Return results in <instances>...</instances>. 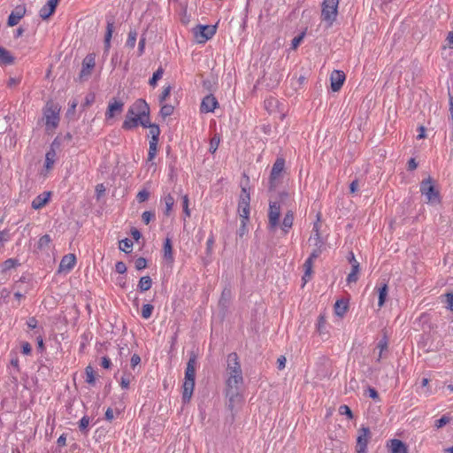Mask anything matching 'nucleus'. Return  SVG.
Here are the masks:
<instances>
[{
  "instance_id": "nucleus-1",
  "label": "nucleus",
  "mask_w": 453,
  "mask_h": 453,
  "mask_svg": "<svg viewBox=\"0 0 453 453\" xmlns=\"http://www.w3.org/2000/svg\"><path fill=\"white\" fill-rule=\"evenodd\" d=\"M226 397L228 408L234 411L242 403V387L243 375L238 355L232 352L227 355L226 367Z\"/></svg>"
},
{
  "instance_id": "nucleus-2",
  "label": "nucleus",
  "mask_w": 453,
  "mask_h": 453,
  "mask_svg": "<svg viewBox=\"0 0 453 453\" xmlns=\"http://www.w3.org/2000/svg\"><path fill=\"white\" fill-rule=\"evenodd\" d=\"M268 224L267 228L270 232L274 233L280 228L284 234H287L293 226L294 212L288 211L285 213L281 224L280 223V204L278 201H270L268 208Z\"/></svg>"
},
{
  "instance_id": "nucleus-3",
  "label": "nucleus",
  "mask_w": 453,
  "mask_h": 453,
  "mask_svg": "<svg viewBox=\"0 0 453 453\" xmlns=\"http://www.w3.org/2000/svg\"><path fill=\"white\" fill-rule=\"evenodd\" d=\"M60 109L57 104L48 103L43 110V120L47 131L57 128L59 123Z\"/></svg>"
},
{
  "instance_id": "nucleus-4",
  "label": "nucleus",
  "mask_w": 453,
  "mask_h": 453,
  "mask_svg": "<svg viewBox=\"0 0 453 453\" xmlns=\"http://www.w3.org/2000/svg\"><path fill=\"white\" fill-rule=\"evenodd\" d=\"M250 196L245 188H242L238 203V213L242 219V227L245 228L250 218Z\"/></svg>"
},
{
  "instance_id": "nucleus-5",
  "label": "nucleus",
  "mask_w": 453,
  "mask_h": 453,
  "mask_svg": "<svg viewBox=\"0 0 453 453\" xmlns=\"http://www.w3.org/2000/svg\"><path fill=\"white\" fill-rule=\"evenodd\" d=\"M149 112V106L144 100H138L130 107V114L137 115L139 124L143 127L150 125Z\"/></svg>"
},
{
  "instance_id": "nucleus-6",
  "label": "nucleus",
  "mask_w": 453,
  "mask_h": 453,
  "mask_svg": "<svg viewBox=\"0 0 453 453\" xmlns=\"http://www.w3.org/2000/svg\"><path fill=\"white\" fill-rule=\"evenodd\" d=\"M339 0H323L321 17L322 19L332 25L338 13Z\"/></svg>"
},
{
  "instance_id": "nucleus-7",
  "label": "nucleus",
  "mask_w": 453,
  "mask_h": 453,
  "mask_svg": "<svg viewBox=\"0 0 453 453\" xmlns=\"http://www.w3.org/2000/svg\"><path fill=\"white\" fill-rule=\"evenodd\" d=\"M420 192L426 196L428 203H439V192L434 189L431 177L422 180L420 183Z\"/></svg>"
},
{
  "instance_id": "nucleus-8",
  "label": "nucleus",
  "mask_w": 453,
  "mask_h": 453,
  "mask_svg": "<svg viewBox=\"0 0 453 453\" xmlns=\"http://www.w3.org/2000/svg\"><path fill=\"white\" fill-rule=\"evenodd\" d=\"M216 34V27L200 25L194 29V35L199 43H204Z\"/></svg>"
},
{
  "instance_id": "nucleus-9",
  "label": "nucleus",
  "mask_w": 453,
  "mask_h": 453,
  "mask_svg": "<svg viewBox=\"0 0 453 453\" xmlns=\"http://www.w3.org/2000/svg\"><path fill=\"white\" fill-rule=\"evenodd\" d=\"M285 166V160L281 157H279L274 162L270 176L269 181V188L271 190L274 189L277 186L279 180L280 179L283 170Z\"/></svg>"
},
{
  "instance_id": "nucleus-10",
  "label": "nucleus",
  "mask_w": 453,
  "mask_h": 453,
  "mask_svg": "<svg viewBox=\"0 0 453 453\" xmlns=\"http://www.w3.org/2000/svg\"><path fill=\"white\" fill-rule=\"evenodd\" d=\"M96 65V55L91 53L87 55L82 61V67L80 73V80H88Z\"/></svg>"
},
{
  "instance_id": "nucleus-11",
  "label": "nucleus",
  "mask_w": 453,
  "mask_h": 453,
  "mask_svg": "<svg viewBox=\"0 0 453 453\" xmlns=\"http://www.w3.org/2000/svg\"><path fill=\"white\" fill-rule=\"evenodd\" d=\"M371 438V432L368 427H361L358 430L356 450L357 453H365L367 444Z\"/></svg>"
},
{
  "instance_id": "nucleus-12",
  "label": "nucleus",
  "mask_w": 453,
  "mask_h": 453,
  "mask_svg": "<svg viewBox=\"0 0 453 453\" xmlns=\"http://www.w3.org/2000/svg\"><path fill=\"white\" fill-rule=\"evenodd\" d=\"M345 79H346V76L342 71H339V70L333 71L330 75L332 90L334 92L339 91L341 89V88L342 87V85L345 81Z\"/></svg>"
},
{
  "instance_id": "nucleus-13",
  "label": "nucleus",
  "mask_w": 453,
  "mask_h": 453,
  "mask_svg": "<svg viewBox=\"0 0 453 453\" xmlns=\"http://www.w3.org/2000/svg\"><path fill=\"white\" fill-rule=\"evenodd\" d=\"M76 264V257L73 254L65 255L59 264L58 273H69Z\"/></svg>"
},
{
  "instance_id": "nucleus-14",
  "label": "nucleus",
  "mask_w": 453,
  "mask_h": 453,
  "mask_svg": "<svg viewBox=\"0 0 453 453\" xmlns=\"http://www.w3.org/2000/svg\"><path fill=\"white\" fill-rule=\"evenodd\" d=\"M26 14V7L24 5H18L16 8L11 12L8 17L7 24L10 27H14Z\"/></svg>"
},
{
  "instance_id": "nucleus-15",
  "label": "nucleus",
  "mask_w": 453,
  "mask_h": 453,
  "mask_svg": "<svg viewBox=\"0 0 453 453\" xmlns=\"http://www.w3.org/2000/svg\"><path fill=\"white\" fill-rule=\"evenodd\" d=\"M59 0H48L46 4L40 9L39 16L42 19H49L55 12Z\"/></svg>"
},
{
  "instance_id": "nucleus-16",
  "label": "nucleus",
  "mask_w": 453,
  "mask_h": 453,
  "mask_svg": "<svg viewBox=\"0 0 453 453\" xmlns=\"http://www.w3.org/2000/svg\"><path fill=\"white\" fill-rule=\"evenodd\" d=\"M218 106V101L217 99L211 96V95H209V96H206L202 103H201V106H200V110L202 112H205V113H208V112H212Z\"/></svg>"
},
{
  "instance_id": "nucleus-17",
  "label": "nucleus",
  "mask_w": 453,
  "mask_h": 453,
  "mask_svg": "<svg viewBox=\"0 0 453 453\" xmlns=\"http://www.w3.org/2000/svg\"><path fill=\"white\" fill-rule=\"evenodd\" d=\"M50 196H51V193L50 191H45V192L38 195L32 201V203H31L32 208L35 210H39V209L44 207L50 201Z\"/></svg>"
},
{
  "instance_id": "nucleus-18",
  "label": "nucleus",
  "mask_w": 453,
  "mask_h": 453,
  "mask_svg": "<svg viewBox=\"0 0 453 453\" xmlns=\"http://www.w3.org/2000/svg\"><path fill=\"white\" fill-rule=\"evenodd\" d=\"M349 262L351 264V272L347 277V282L352 283L357 280V274L359 273V263L356 260L354 254H350Z\"/></svg>"
},
{
  "instance_id": "nucleus-19",
  "label": "nucleus",
  "mask_w": 453,
  "mask_h": 453,
  "mask_svg": "<svg viewBox=\"0 0 453 453\" xmlns=\"http://www.w3.org/2000/svg\"><path fill=\"white\" fill-rule=\"evenodd\" d=\"M388 450L390 453H407V446L398 439H392L388 443Z\"/></svg>"
},
{
  "instance_id": "nucleus-20",
  "label": "nucleus",
  "mask_w": 453,
  "mask_h": 453,
  "mask_svg": "<svg viewBox=\"0 0 453 453\" xmlns=\"http://www.w3.org/2000/svg\"><path fill=\"white\" fill-rule=\"evenodd\" d=\"M123 106L124 104L120 101L114 100L111 102L105 113L106 119H112L115 114L120 113L123 111Z\"/></svg>"
},
{
  "instance_id": "nucleus-21",
  "label": "nucleus",
  "mask_w": 453,
  "mask_h": 453,
  "mask_svg": "<svg viewBox=\"0 0 453 453\" xmlns=\"http://www.w3.org/2000/svg\"><path fill=\"white\" fill-rule=\"evenodd\" d=\"M196 356H192L189 357L188 362L187 364V368L185 371V380H195L196 378Z\"/></svg>"
},
{
  "instance_id": "nucleus-22",
  "label": "nucleus",
  "mask_w": 453,
  "mask_h": 453,
  "mask_svg": "<svg viewBox=\"0 0 453 453\" xmlns=\"http://www.w3.org/2000/svg\"><path fill=\"white\" fill-rule=\"evenodd\" d=\"M195 388V380H184L182 400L184 403H188L191 399Z\"/></svg>"
},
{
  "instance_id": "nucleus-23",
  "label": "nucleus",
  "mask_w": 453,
  "mask_h": 453,
  "mask_svg": "<svg viewBox=\"0 0 453 453\" xmlns=\"http://www.w3.org/2000/svg\"><path fill=\"white\" fill-rule=\"evenodd\" d=\"M139 125L138 116L135 114H130V109L127 114L126 119L123 122V128L127 130L133 129Z\"/></svg>"
},
{
  "instance_id": "nucleus-24",
  "label": "nucleus",
  "mask_w": 453,
  "mask_h": 453,
  "mask_svg": "<svg viewBox=\"0 0 453 453\" xmlns=\"http://www.w3.org/2000/svg\"><path fill=\"white\" fill-rule=\"evenodd\" d=\"M14 57L9 50L0 46V65H9L14 63Z\"/></svg>"
},
{
  "instance_id": "nucleus-25",
  "label": "nucleus",
  "mask_w": 453,
  "mask_h": 453,
  "mask_svg": "<svg viewBox=\"0 0 453 453\" xmlns=\"http://www.w3.org/2000/svg\"><path fill=\"white\" fill-rule=\"evenodd\" d=\"M161 200L165 203L164 214L165 216H170L175 203L173 196L171 194H165L162 196Z\"/></svg>"
},
{
  "instance_id": "nucleus-26",
  "label": "nucleus",
  "mask_w": 453,
  "mask_h": 453,
  "mask_svg": "<svg viewBox=\"0 0 453 453\" xmlns=\"http://www.w3.org/2000/svg\"><path fill=\"white\" fill-rule=\"evenodd\" d=\"M53 146L54 144L51 145L50 149L47 151L45 155L44 166L47 170H50L53 167L57 158V152Z\"/></svg>"
},
{
  "instance_id": "nucleus-27",
  "label": "nucleus",
  "mask_w": 453,
  "mask_h": 453,
  "mask_svg": "<svg viewBox=\"0 0 453 453\" xmlns=\"http://www.w3.org/2000/svg\"><path fill=\"white\" fill-rule=\"evenodd\" d=\"M349 308L348 301L344 299L337 300L334 303V313L339 317H343Z\"/></svg>"
},
{
  "instance_id": "nucleus-28",
  "label": "nucleus",
  "mask_w": 453,
  "mask_h": 453,
  "mask_svg": "<svg viewBox=\"0 0 453 453\" xmlns=\"http://www.w3.org/2000/svg\"><path fill=\"white\" fill-rule=\"evenodd\" d=\"M388 293V288L387 284H383L381 287L378 288L379 300L378 306L382 307L386 302V297Z\"/></svg>"
},
{
  "instance_id": "nucleus-29",
  "label": "nucleus",
  "mask_w": 453,
  "mask_h": 453,
  "mask_svg": "<svg viewBox=\"0 0 453 453\" xmlns=\"http://www.w3.org/2000/svg\"><path fill=\"white\" fill-rule=\"evenodd\" d=\"M164 257L171 262L173 260L172 242L169 238H166L164 243Z\"/></svg>"
},
{
  "instance_id": "nucleus-30",
  "label": "nucleus",
  "mask_w": 453,
  "mask_h": 453,
  "mask_svg": "<svg viewBox=\"0 0 453 453\" xmlns=\"http://www.w3.org/2000/svg\"><path fill=\"white\" fill-rule=\"evenodd\" d=\"M149 128V136L150 137V142H158V137L160 134V129L157 125L150 124Z\"/></svg>"
},
{
  "instance_id": "nucleus-31",
  "label": "nucleus",
  "mask_w": 453,
  "mask_h": 453,
  "mask_svg": "<svg viewBox=\"0 0 453 453\" xmlns=\"http://www.w3.org/2000/svg\"><path fill=\"white\" fill-rule=\"evenodd\" d=\"M152 286V280L150 276H143L140 279L138 288L142 292L149 290Z\"/></svg>"
},
{
  "instance_id": "nucleus-32",
  "label": "nucleus",
  "mask_w": 453,
  "mask_h": 453,
  "mask_svg": "<svg viewBox=\"0 0 453 453\" xmlns=\"http://www.w3.org/2000/svg\"><path fill=\"white\" fill-rule=\"evenodd\" d=\"M112 33H113V24L108 22L107 28H106V34H105V37H104V44H105L106 50H108L111 46V39L112 36Z\"/></svg>"
},
{
  "instance_id": "nucleus-33",
  "label": "nucleus",
  "mask_w": 453,
  "mask_h": 453,
  "mask_svg": "<svg viewBox=\"0 0 453 453\" xmlns=\"http://www.w3.org/2000/svg\"><path fill=\"white\" fill-rule=\"evenodd\" d=\"M312 265H313V263H311V259H306V261L304 262V265H303L305 272H304L303 280H304V282H306L308 280H310V278L311 276Z\"/></svg>"
},
{
  "instance_id": "nucleus-34",
  "label": "nucleus",
  "mask_w": 453,
  "mask_h": 453,
  "mask_svg": "<svg viewBox=\"0 0 453 453\" xmlns=\"http://www.w3.org/2000/svg\"><path fill=\"white\" fill-rule=\"evenodd\" d=\"M154 307L152 304L146 303L142 305V317L145 319H148L151 317Z\"/></svg>"
},
{
  "instance_id": "nucleus-35",
  "label": "nucleus",
  "mask_w": 453,
  "mask_h": 453,
  "mask_svg": "<svg viewBox=\"0 0 453 453\" xmlns=\"http://www.w3.org/2000/svg\"><path fill=\"white\" fill-rule=\"evenodd\" d=\"M164 74V70L162 67H159L154 73L151 79L150 80L149 83L150 86L155 87L157 85V82L158 80L162 78Z\"/></svg>"
},
{
  "instance_id": "nucleus-36",
  "label": "nucleus",
  "mask_w": 453,
  "mask_h": 453,
  "mask_svg": "<svg viewBox=\"0 0 453 453\" xmlns=\"http://www.w3.org/2000/svg\"><path fill=\"white\" fill-rule=\"evenodd\" d=\"M157 142H150L149 153H148V160L152 161L157 151Z\"/></svg>"
},
{
  "instance_id": "nucleus-37",
  "label": "nucleus",
  "mask_w": 453,
  "mask_h": 453,
  "mask_svg": "<svg viewBox=\"0 0 453 453\" xmlns=\"http://www.w3.org/2000/svg\"><path fill=\"white\" fill-rule=\"evenodd\" d=\"M188 204H189L188 196V195H184L182 196V208H183V212H184V215H185L184 221L186 220V218H189L190 215H191V211H190V210L188 208Z\"/></svg>"
},
{
  "instance_id": "nucleus-38",
  "label": "nucleus",
  "mask_w": 453,
  "mask_h": 453,
  "mask_svg": "<svg viewBox=\"0 0 453 453\" xmlns=\"http://www.w3.org/2000/svg\"><path fill=\"white\" fill-rule=\"evenodd\" d=\"M86 372V382L88 384H94L96 378H95V372L94 369L91 366H87L85 369Z\"/></svg>"
},
{
  "instance_id": "nucleus-39",
  "label": "nucleus",
  "mask_w": 453,
  "mask_h": 453,
  "mask_svg": "<svg viewBox=\"0 0 453 453\" xmlns=\"http://www.w3.org/2000/svg\"><path fill=\"white\" fill-rule=\"evenodd\" d=\"M173 113V106L171 104H162L160 109V115L163 118L171 116Z\"/></svg>"
},
{
  "instance_id": "nucleus-40",
  "label": "nucleus",
  "mask_w": 453,
  "mask_h": 453,
  "mask_svg": "<svg viewBox=\"0 0 453 453\" xmlns=\"http://www.w3.org/2000/svg\"><path fill=\"white\" fill-rule=\"evenodd\" d=\"M50 242H51V239L49 234L42 235L38 241V244H37L38 249L42 250V249L47 248L49 246V244L50 243Z\"/></svg>"
},
{
  "instance_id": "nucleus-41",
  "label": "nucleus",
  "mask_w": 453,
  "mask_h": 453,
  "mask_svg": "<svg viewBox=\"0 0 453 453\" xmlns=\"http://www.w3.org/2000/svg\"><path fill=\"white\" fill-rule=\"evenodd\" d=\"M137 33L135 31H130L127 40V46L133 49L136 42Z\"/></svg>"
},
{
  "instance_id": "nucleus-42",
  "label": "nucleus",
  "mask_w": 453,
  "mask_h": 453,
  "mask_svg": "<svg viewBox=\"0 0 453 453\" xmlns=\"http://www.w3.org/2000/svg\"><path fill=\"white\" fill-rule=\"evenodd\" d=\"M219 137L217 135H214L210 142V148L209 150L211 153H215V151L218 150V147L219 145Z\"/></svg>"
},
{
  "instance_id": "nucleus-43",
  "label": "nucleus",
  "mask_w": 453,
  "mask_h": 453,
  "mask_svg": "<svg viewBox=\"0 0 453 453\" xmlns=\"http://www.w3.org/2000/svg\"><path fill=\"white\" fill-rule=\"evenodd\" d=\"M133 246V242L127 238L122 240L119 242V249L124 252H128L129 249H131Z\"/></svg>"
},
{
  "instance_id": "nucleus-44",
  "label": "nucleus",
  "mask_w": 453,
  "mask_h": 453,
  "mask_svg": "<svg viewBox=\"0 0 453 453\" xmlns=\"http://www.w3.org/2000/svg\"><path fill=\"white\" fill-rule=\"evenodd\" d=\"M378 349H380V353L378 357V360H380L382 357V352L387 349L388 348V339L386 336L381 339L378 343Z\"/></svg>"
},
{
  "instance_id": "nucleus-45",
  "label": "nucleus",
  "mask_w": 453,
  "mask_h": 453,
  "mask_svg": "<svg viewBox=\"0 0 453 453\" xmlns=\"http://www.w3.org/2000/svg\"><path fill=\"white\" fill-rule=\"evenodd\" d=\"M339 413L341 415H345L348 417L349 419H352L353 418V414H352V411L351 410L349 409V407L348 405H341L339 407Z\"/></svg>"
},
{
  "instance_id": "nucleus-46",
  "label": "nucleus",
  "mask_w": 453,
  "mask_h": 453,
  "mask_svg": "<svg viewBox=\"0 0 453 453\" xmlns=\"http://www.w3.org/2000/svg\"><path fill=\"white\" fill-rule=\"evenodd\" d=\"M149 197H150V192L145 188L140 190L136 196V199L139 203L145 202L146 200L149 199Z\"/></svg>"
},
{
  "instance_id": "nucleus-47",
  "label": "nucleus",
  "mask_w": 453,
  "mask_h": 453,
  "mask_svg": "<svg viewBox=\"0 0 453 453\" xmlns=\"http://www.w3.org/2000/svg\"><path fill=\"white\" fill-rule=\"evenodd\" d=\"M171 90H172V87L170 85L165 86L163 88V91H162L161 95L159 96L160 104H163L169 97Z\"/></svg>"
},
{
  "instance_id": "nucleus-48",
  "label": "nucleus",
  "mask_w": 453,
  "mask_h": 453,
  "mask_svg": "<svg viewBox=\"0 0 453 453\" xmlns=\"http://www.w3.org/2000/svg\"><path fill=\"white\" fill-rule=\"evenodd\" d=\"M446 308L453 311V293H447L444 295Z\"/></svg>"
},
{
  "instance_id": "nucleus-49",
  "label": "nucleus",
  "mask_w": 453,
  "mask_h": 453,
  "mask_svg": "<svg viewBox=\"0 0 453 453\" xmlns=\"http://www.w3.org/2000/svg\"><path fill=\"white\" fill-rule=\"evenodd\" d=\"M450 421V418L447 416H442L441 418L437 419L434 423V426L439 429V428H441L442 426H446L447 424H449Z\"/></svg>"
},
{
  "instance_id": "nucleus-50",
  "label": "nucleus",
  "mask_w": 453,
  "mask_h": 453,
  "mask_svg": "<svg viewBox=\"0 0 453 453\" xmlns=\"http://www.w3.org/2000/svg\"><path fill=\"white\" fill-rule=\"evenodd\" d=\"M154 219L155 214L151 211H146L142 214V219L146 225H148Z\"/></svg>"
},
{
  "instance_id": "nucleus-51",
  "label": "nucleus",
  "mask_w": 453,
  "mask_h": 453,
  "mask_svg": "<svg viewBox=\"0 0 453 453\" xmlns=\"http://www.w3.org/2000/svg\"><path fill=\"white\" fill-rule=\"evenodd\" d=\"M132 376L130 374H124L120 380V386L122 388H127L131 382Z\"/></svg>"
},
{
  "instance_id": "nucleus-52",
  "label": "nucleus",
  "mask_w": 453,
  "mask_h": 453,
  "mask_svg": "<svg viewBox=\"0 0 453 453\" xmlns=\"http://www.w3.org/2000/svg\"><path fill=\"white\" fill-rule=\"evenodd\" d=\"M325 328H326V319L324 316L320 315L318 319L317 329L319 333H322Z\"/></svg>"
},
{
  "instance_id": "nucleus-53",
  "label": "nucleus",
  "mask_w": 453,
  "mask_h": 453,
  "mask_svg": "<svg viewBox=\"0 0 453 453\" xmlns=\"http://www.w3.org/2000/svg\"><path fill=\"white\" fill-rule=\"evenodd\" d=\"M147 266V261L143 257H139L135 260V268L137 270H142Z\"/></svg>"
},
{
  "instance_id": "nucleus-54",
  "label": "nucleus",
  "mask_w": 453,
  "mask_h": 453,
  "mask_svg": "<svg viewBox=\"0 0 453 453\" xmlns=\"http://www.w3.org/2000/svg\"><path fill=\"white\" fill-rule=\"evenodd\" d=\"M115 269L117 273L123 274L127 272V265L124 262L119 261L116 263Z\"/></svg>"
},
{
  "instance_id": "nucleus-55",
  "label": "nucleus",
  "mask_w": 453,
  "mask_h": 453,
  "mask_svg": "<svg viewBox=\"0 0 453 453\" xmlns=\"http://www.w3.org/2000/svg\"><path fill=\"white\" fill-rule=\"evenodd\" d=\"M89 425V418L87 416H84L81 420L79 424V427L81 431L86 430Z\"/></svg>"
},
{
  "instance_id": "nucleus-56",
  "label": "nucleus",
  "mask_w": 453,
  "mask_h": 453,
  "mask_svg": "<svg viewBox=\"0 0 453 453\" xmlns=\"http://www.w3.org/2000/svg\"><path fill=\"white\" fill-rule=\"evenodd\" d=\"M17 265V261L15 259L10 258L4 261V269L9 270L11 268H13Z\"/></svg>"
},
{
  "instance_id": "nucleus-57",
  "label": "nucleus",
  "mask_w": 453,
  "mask_h": 453,
  "mask_svg": "<svg viewBox=\"0 0 453 453\" xmlns=\"http://www.w3.org/2000/svg\"><path fill=\"white\" fill-rule=\"evenodd\" d=\"M366 392H367V395H368L369 397H371V398H372V399H374L376 401L379 400V394H378V392L376 391L375 388H368Z\"/></svg>"
},
{
  "instance_id": "nucleus-58",
  "label": "nucleus",
  "mask_w": 453,
  "mask_h": 453,
  "mask_svg": "<svg viewBox=\"0 0 453 453\" xmlns=\"http://www.w3.org/2000/svg\"><path fill=\"white\" fill-rule=\"evenodd\" d=\"M21 351L24 355H29L32 351V348H31V345L25 342H22L21 344Z\"/></svg>"
},
{
  "instance_id": "nucleus-59",
  "label": "nucleus",
  "mask_w": 453,
  "mask_h": 453,
  "mask_svg": "<svg viewBox=\"0 0 453 453\" xmlns=\"http://www.w3.org/2000/svg\"><path fill=\"white\" fill-rule=\"evenodd\" d=\"M214 245V237L211 235L206 242L207 253H211Z\"/></svg>"
},
{
  "instance_id": "nucleus-60",
  "label": "nucleus",
  "mask_w": 453,
  "mask_h": 453,
  "mask_svg": "<svg viewBox=\"0 0 453 453\" xmlns=\"http://www.w3.org/2000/svg\"><path fill=\"white\" fill-rule=\"evenodd\" d=\"M19 82H20L19 78L11 77V78H9V80L7 81V85H8V87L12 88V87H15L18 84H19Z\"/></svg>"
},
{
  "instance_id": "nucleus-61",
  "label": "nucleus",
  "mask_w": 453,
  "mask_h": 453,
  "mask_svg": "<svg viewBox=\"0 0 453 453\" xmlns=\"http://www.w3.org/2000/svg\"><path fill=\"white\" fill-rule=\"evenodd\" d=\"M130 362H131V365H132V367H133V368H134L137 365H139V364H140V362H141V357H139V355H137V354H134V355L132 356V357H131Z\"/></svg>"
},
{
  "instance_id": "nucleus-62",
  "label": "nucleus",
  "mask_w": 453,
  "mask_h": 453,
  "mask_svg": "<svg viewBox=\"0 0 453 453\" xmlns=\"http://www.w3.org/2000/svg\"><path fill=\"white\" fill-rule=\"evenodd\" d=\"M101 365L105 369H109L111 365V359L107 357H102Z\"/></svg>"
},
{
  "instance_id": "nucleus-63",
  "label": "nucleus",
  "mask_w": 453,
  "mask_h": 453,
  "mask_svg": "<svg viewBox=\"0 0 453 453\" xmlns=\"http://www.w3.org/2000/svg\"><path fill=\"white\" fill-rule=\"evenodd\" d=\"M113 418H114V412H113L112 409L108 408V409L106 410V411H105V419H106L107 421H110V422H111V421H112V420H113Z\"/></svg>"
},
{
  "instance_id": "nucleus-64",
  "label": "nucleus",
  "mask_w": 453,
  "mask_h": 453,
  "mask_svg": "<svg viewBox=\"0 0 453 453\" xmlns=\"http://www.w3.org/2000/svg\"><path fill=\"white\" fill-rule=\"evenodd\" d=\"M447 45L449 48L453 49V31L449 32L446 38Z\"/></svg>"
}]
</instances>
